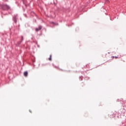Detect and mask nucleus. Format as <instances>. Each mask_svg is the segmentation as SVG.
I'll list each match as a JSON object with an SVG mask.
<instances>
[{"label":"nucleus","mask_w":126,"mask_h":126,"mask_svg":"<svg viewBox=\"0 0 126 126\" xmlns=\"http://www.w3.org/2000/svg\"><path fill=\"white\" fill-rule=\"evenodd\" d=\"M85 8V6L84 5H83L81 7V8L82 10L84 9Z\"/></svg>","instance_id":"3"},{"label":"nucleus","mask_w":126,"mask_h":126,"mask_svg":"<svg viewBox=\"0 0 126 126\" xmlns=\"http://www.w3.org/2000/svg\"><path fill=\"white\" fill-rule=\"evenodd\" d=\"M41 29H42V27L41 26H39L38 27V28H36L35 29V31H36V32H38V31L41 30Z\"/></svg>","instance_id":"1"},{"label":"nucleus","mask_w":126,"mask_h":126,"mask_svg":"<svg viewBox=\"0 0 126 126\" xmlns=\"http://www.w3.org/2000/svg\"><path fill=\"white\" fill-rule=\"evenodd\" d=\"M116 59H118V57H115Z\"/></svg>","instance_id":"7"},{"label":"nucleus","mask_w":126,"mask_h":126,"mask_svg":"<svg viewBox=\"0 0 126 126\" xmlns=\"http://www.w3.org/2000/svg\"><path fill=\"white\" fill-rule=\"evenodd\" d=\"M49 61H52V55L50 56V58L48 59Z\"/></svg>","instance_id":"4"},{"label":"nucleus","mask_w":126,"mask_h":126,"mask_svg":"<svg viewBox=\"0 0 126 126\" xmlns=\"http://www.w3.org/2000/svg\"><path fill=\"white\" fill-rule=\"evenodd\" d=\"M24 76L27 77L28 75V72H27V71L24 72Z\"/></svg>","instance_id":"2"},{"label":"nucleus","mask_w":126,"mask_h":126,"mask_svg":"<svg viewBox=\"0 0 126 126\" xmlns=\"http://www.w3.org/2000/svg\"><path fill=\"white\" fill-rule=\"evenodd\" d=\"M13 20L15 22V23H16V19H15V17L13 18Z\"/></svg>","instance_id":"5"},{"label":"nucleus","mask_w":126,"mask_h":126,"mask_svg":"<svg viewBox=\"0 0 126 126\" xmlns=\"http://www.w3.org/2000/svg\"><path fill=\"white\" fill-rule=\"evenodd\" d=\"M30 113H32V111L31 110H30Z\"/></svg>","instance_id":"6"},{"label":"nucleus","mask_w":126,"mask_h":126,"mask_svg":"<svg viewBox=\"0 0 126 126\" xmlns=\"http://www.w3.org/2000/svg\"><path fill=\"white\" fill-rule=\"evenodd\" d=\"M114 58H115V57L113 56V57H112V58L114 59Z\"/></svg>","instance_id":"8"}]
</instances>
